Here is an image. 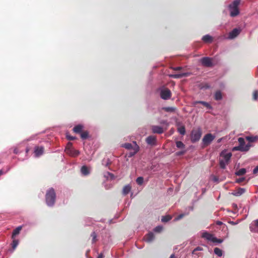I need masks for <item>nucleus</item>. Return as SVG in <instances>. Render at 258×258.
<instances>
[{
    "label": "nucleus",
    "instance_id": "f257e3e1",
    "mask_svg": "<svg viewBox=\"0 0 258 258\" xmlns=\"http://www.w3.org/2000/svg\"><path fill=\"white\" fill-rule=\"evenodd\" d=\"M256 139V137L253 136H247L246 137V140L249 142L246 145H245V142L244 139L242 138H239L238 139V142L239 143V145L237 147H235L233 148V151H248L251 145L250 143L253 142L255 141Z\"/></svg>",
    "mask_w": 258,
    "mask_h": 258
},
{
    "label": "nucleus",
    "instance_id": "f03ea898",
    "mask_svg": "<svg viewBox=\"0 0 258 258\" xmlns=\"http://www.w3.org/2000/svg\"><path fill=\"white\" fill-rule=\"evenodd\" d=\"M56 193L52 188H49L45 194V202L47 206L52 207L54 206L56 200Z\"/></svg>",
    "mask_w": 258,
    "mask_h": 258
},
{
    "label": "nucleus",
    "instance_id": "7ed1b4c3",
    "mask_svg": "<svg viewBox=\"0 0 258 258\" xmlns=\"http://www.w3.org/2000/svg\"><path fill=\"white\" fill-rule=\"evenodd\" d=\"M103 176L105 178V180L103 183L105 188L107 190L111 189L115 183L113 180L115 179V176L113 174L108 171L104 172Z\"/></svg>",
    "mask_w": 258,
    "mask_h": 258
},
{
    "label": "nucleus",
    "instance_id": "20e7f679",
    "mask_svg": "<svg viewBox=\"0 0 258 258\" xmlns=\"http://www.w3.org/2000/svg\"><path fill=\"white\" fill-rule=\"evenodd\" d=\"M232 154L230 152L224 150L220 153L219 164L221 168L225 169L230 161Z\"/></svg>",
    "mask_w": 258,
    "mask_h": 258
},
{
    "label": "nucleus",
    "instance_id": "39448f33",
    "mask_svg": "<svg viewBox=\"0 0 258 258\" xmlns=\"http://www.w3.org/2000/svg\"><path fill=\"white\" fill-rule=\"evenodd\" d=\"M201 236L202 238L205 239L209 242L216 244V243H221L223 241V239H218L215 237L213 234L208 233L206 231H202Z\"/></svg>",
    "mask_w": 258,
    "mask_h": 258
},
{
    "label": "nucleus",
    "instance_id": "423d86ee",
    "mask_svg": "<svg viewBox=\"0 0 258 258\" xmlns=\"http://www.w3.org/2000/svg\"><path fill=\"white\" fill-rule=\"evenodd\" d=\"M240 3V0H235L229 5V9L231 17H235L239 14V11L238 6Z\"/></svg>",
    "mask_w": 258,
    "mask_h": 258
},
{
    "label": "nucleus",
    "instance_id": "0eeeda50",
    "mask_svg": "<svg viewBox=\"0 0 258 258\" xmlns=\"http://www.w3.org/2000/svg\"><path fill=\"white\" fill-rule=\"evenodd\" d=\"M66 153L72 157H76L80 155V152L79 150L75 149L71 143H69L65 148Z\"/></svg>",
    "mask_w": 258,
    "mask_h": 258
},
{
    "label": "nucleus",
    "instance_id": "6e6552de",
    "mask_svg": "<svg viewBox=\"0 0 258 258\" xmlns=\"http://www.w3.org/2000/svg\"><path fill=\"white\" fill-rule=\"evenodd\" d=\"M202 135L201 131L200 129L194 130L191 132V140L192 142H196L199 141Z\"/></svg>",
    "mask_w": 258,
    "mask_h": 258
},
{
    "label": "nucleus",
    "instance_id": "1a4fd4ad",
    "mask_svg": "<svg viewBox=\"0 0 258 258\" xmlns=\"http://www.w3.org/2000/svg\"><path fill=\"white\" fill-rule=\"evenodd\" d=\"M160 96L162 99L167 100L169 99L171 97V92L168 89L162 87L160 89Z\"/></svg>",
    "mask_w": 258,
    "mask_h": 258
},
{
    "label": "nucleus",
    "instance_id": "9d476101",
    "mask_svg": "<svg viewBox=\"0 0 258 258\" xmlns=\"http://www.w3.org/2000/svg\"><path fill=\"white\" fill-rule=\"evenodd\" d=\"M44 152V148L42 146H35L34 148V156L35 158H39L41 156Z\"/></svg>",
    "mask_w": 258,
    "mask_h": 258
},
{
    "label": "nucleus",
    "instance_id": "9b49d317",
    "mask_svg": "<svg viewBox=\"0 0 258 258\" xmlns=\"http://www.w3.org/2000/svg\"><path fill=\"white\" fill-rule=\"evenodd\" d=\"M85 153L86 156H84L81 157V159L82 161H90L93 157V156L94 154V152L92 151L91 150L88 151L86 149H85Z\"/></svg>",
    "mask_w": 258,
    "mask_h": 258
},
{
    "label": "nucleus",
    "instance_id": "f8f14e48",
    "mask_svg": "<svg viewBox=\"0 0 258 258\" xmlns=\"http://www.w3.org/2000/svg\"><path fill=\"white\" fill-rule=\"evenodd\" d=\"M215 138V136L212 135L211 134H208L204 137L203 142L205 145H209L213 141Z\"/></svg>",
    "mask_w": 258,
    "mask_h": 258
},
{
    "label": "nucleus",
    "instance_id": "ddd939ff",
    "mask_svg": "<svg viewBox=\"0 0 258 258\" xmlns=\"http://www.w3.org/2000/svg\"><path fill=\"white\" fill-rule=\"evenodd\" d=\"M241 30L240 28H235L228 34L227 39H233L235 38L240 33Z\"/></svg>",
    "mask_w": 258,
    "mask_h": 258
},
{
    "label": "nucleus",
    "instance_id": "4468645a",
    "mask_svg": "<svg viewBox=\"0 0 258 258\" xmlns=\"http://www.w3.org/2000/svg\"><path fill=\"white\" fill-rule=\"evenodd\" d=\"M139 147L136 142L130 143V156L135 155L139 151Z\"/></svg>",
    "mask_w": 258,
    "mask_h": 258
},
{
    "label": "nucleus",
    "instance_id": "2eb2a0df",
    "mask_svg": "<svg viewBox=\"0 0 258 258\" xmlns=\"http://www.w3.org/2000/svg\"><path fill=\"white\" fill-rule=\"evenodd\" d=\"M81 173L84 176L89 175L91 171V167L86 165H83L81 168Z\"/></svg>",
    "mask_w": 258,
    "mask_h": 258
},
{
    "label": "nucleus",
    "instance_id": "dca6fc26",
    "mask_svg": "<svg viewBox=\"0 0 258 258\" xmlns=\"http://www.w3.org/2000/svg\"><path fill=\"white\" fill-rule=\"evenodd\" d=\"M154 239L155 235L152 232H149L144 237V240L148 242H151L153 241Z\"/></svg>",
    "mask_w": 258,
    "mask_h": 258
},
{
    "label": "nucleus",
    "instance_id": "f3484780",
    "mask_svg": "<svg viewBox=\"0 0 258 258\" xmlns=\"http://www.w3.org/2000/svg\"><path fill=\"white\" fill-rule=\"evenodd\" d=\"M201 61L203 65L206 67H210L212 64V60L209 57H204L201 59Z\"/></svg>",
    "mask_w": 258,
    "mask_h": 258
},
{
    "label": "nucleus",
    "instance_id": "a211bd4d",
    "mask_svg": "<svg viewBox=\"0 0 258 258\" xmlns=\"http://www.w3.org/2000/svg\"><path fill=\"white\" fill-rule=\"evenodd\" d=\"M84 128V126L82 124H79L75 125L73 130L76 134H80L82 132Z\"/></svg>",
    "mask_w": 258,
    "mask_h": 258
},
{
    "label": "nucleus",
    "instance_id": "6ab92c4d",
    "mask_svg": "<svg viewBox=\"0 0 258 258\" xmlns=\"http://www.w3.org/2000/svg\"><path fill=\"white\" fill-rule=\"evenodd\" d=\"M40 135V134L33 135L28 139V141L36 140L38 141V143H41L44 141L42 138L39 137Z\"/></svg>",
    "mask_w": 258,
    "mask_h": 258
},
{
    "label": "nucleus",
    "instance_id": "aec40b11",
    "mask_svg": "<svg viewBox=\"0 0 258 258\" xmlns=\"http://www.w3.org/2000/svg\"><path fill=\"white\" fill-rule=\"evenodd\" d=\"M255 227H258V219L253 221L249 226L250 230L253 232H257Z\"/></svg>",
    "mask_w": 258,
    "mask_h": 258
},
{
    "label": "nucleus",
    "instance_id": "412c9836",
    "mask_svg": "<svg viewBox=\"0 0 258 258\" xmlns=\"http://www.w3.org/2000/svg\"><path fill=\"white\" fill-rule=\"evenodd\" d=\"M189 75L188 73H179L175 74L170 75V76L174 78H180L183 77L188 76Z\"/></svg>",
    "mask_w": 258,
    "mask_h": 258
},
{
    "label": "nucleus",
    "instance_id": "4be33fe9",
    "mask_svg": "<svg viewBox=\"0 0 258 258\" xmlns=\"http://www.w3.org/2000/svg\"><path fill=\"white\" fill-rule=\"evenodd\" d=\"M152 130L153 132L154 133L161 134L163 132V128L159 126H157V125L153 126L152 127Z\"/></svg>",
    "mask_w": 258,
    "mask_h": 258
},
{
    "label": "nucleus",
    "instance_id": "5701e85b",
    "mask_svg": "<svg viewBox=\"0 0 258 258\" xmlns=\"http://www.w3.org/2000/svg\"><path fill=\"white\" fill-rule=\"evenodd\" d=\"M12 239L13 241L11 243L12 249L11 250V251L12 252H13L14 251V250L16 248L19 243V241L18 239H16L15 238H12Z\"/></svg>",
    "mask_w": 258,
    "mask_h": 258
},
{
    "label": "nucleus",
    "instance_id": "b1692460",
    "mask_svg": "<svg viewBox=\"0 0 258 258\" xmlns=\"http://www.w3.org/2000/svg\"><path fill=\"white\" fill-rule=\"evenodd\" d=\"M22 228V226H19L16 228L13 231L12 238H15L16 235H18Z\"/></svg>",
    "mask_w": 258,
    "mask_h": 258
},
{
    "label": "nucleus",
    "instance_id": "393cba45",
    "mask_svg": "<svg viewBox=\"0 0 258 258\" xmlns=\"http://www.w3.org/2000/svg\"><path fill=\"white\" fill-rule=\"evenodd\" d=\"M245 192V189L242 188H239L236 189L232 194L235 196H240Z\"/></svg>",
    "mask_w": 258,
    "mask_h": 258
},
{
    "label": "nucleus",
    "instance_id": "a878e982",
    "mask_svg": "<svg viewBox=\"0 0 258 258\" xmlns=\"http://www.w3.org/2000/svg\"><path fill=\"white\" fill-rule=\"evenodd\" d=\"M111 163V160L108 157H105L102 161V164L105 167H107Z\"/></svg>",
    "mask_w": 258,
    "mask_h": 258
},
{
    "label": "nucleus",
    "instance_id": "bb28decb",
    "mask_svg": "<svg viewBox=\"0 0 258 258\" xmlns=\"http://www.w3.org/2000/svg\"><path fill=\"white\" fill-rule=\"evenodd\" d=\"M202 40L206 43H209L212 41L213 38L209 35H206L202 37Z\"/></svg>",
    "mask_w": 258,
    "mask_h": 258
},
{
    "label": "nucleus",
    "instance_id": "cd10ccee",
    "mask_svg": "<svg viewBox=\"0 0 258 258\" xmlns=\"http://www.w3.org/2000/svg\"><path fill=\"white\" fill-rule=\"evenodd\" d=\"M156 141L155 137L154 136H149L146 139V141L148 144L153 145L155 143Z\"/></svg>",
    "mask_w": 258,
    "mask_h": 258
},
{
    "label": "nucleus",
    "instance_id": "c85d7f7f",
    "mask_svg": "<svg viewBox=\"0 0 258 258\" xmlns=\"http://www.w3.org/2000/svg\"><path fill=\"white\" fill-rule=\"evenodd\" d=\"M129 159V155L126 153L124 155L121 157L120 159L122 160V162L123 163L124 165L127 166V161Z\"/></svg>",
    "mask_w": 258,
    "mask_h": 258
},
{
    "label": "nucleus",
    "instance_id": "c756f323",
    "mask_svg": "<svg viewBox=\"0 0 258 258\" xmlns=\"http://www.w3.org/2000/svg\"><path fill=\"white\" fill-rule=\"evenodd\" d=\"M80 134L82 140H86L89 137V133L87 131L81 132Z\"/></svg>",
    "mask_w": 258,
    "mask_h": 258
},
{
    "label": "nucleus",
    "instance_id": "7c9ffc66",
    "mask_svg": "<svg viewBox=\"0 0 258 258\" xmlns=\"http://www.w3.org/2000/svg\"><path fill=\"white\" fill-rule=\"evenodd\" d=\"M91 237H92V243H95L97 241V234L93 231L91 234Z\"/></svg>",
    "mask_w": 258,
    "mask_h": 258
},
{
    "label": "nucleus",
    "instance_id": "2f4dec72",
    "mask_svg": "<svg viewBox=\"0 0 258 258\" xmlns=\"http://www.w3.org/2000/svg\"><path fill=\"white\" fill-rule=\"evenodd\" d=\"M129 193V184L124 186L122 189V195L125 196Z\"/></svg>",
    "mask_w": 258,
    "mask_h": 258
},
{
    "label": "nucleus",
    "instance_id": "473e14b6",
    "mask_svg": "<svg viewBox=\"0 0 258 258\" xmlns=\"http://www.w3.org/2000/svg\"><path fill=\"white\" fill-rule=\"evenodd\" d=\"M172 219V216L170 215H166L163 216L161 218V221L162 222H167L170 221Z\"/></svg>",
    "mask_w": 258,
    "mask_h": 258
},
{
    "label": "nucleus",
    "instance_id": "72a5a7b5",
    "mask_svg": "<svg viewBox=\"0 0 258 258\" xmlns=\"http://www.w3.org/2000/svg\"><path fill=\"white\" fill-rule=\"evenodd\" d=\"M214 253L218 256H221L223 254L222 250L218 247L214 249Z\"/></svg>",
    "mask_w": 258,
    "mask_h": 258
},
{
    "label": "nucleus",
    "instance_id": "f704fd0d",
    "mask_svg": "<svg viewBox=\"0 0 258 258\" xmlns=\"http://www.w3.org/2000/svg\"><path fill=\"white\" fill-rule=\"evenodd\" d=\"M197 103L202 104V105H203L204 106H205L208 109H210L211 108L210 105L206 102H204V101L195 102L194 104H195V105H196V104H197Z\"/></svg>",
    "mask_w": 258,
    "mask_h": 258
},
{
    "label": "nucleus",
    "instance_id": "c9c22d12",
    "mask_svg": "<svg viewBox=\"0 0 258 258\" xmlns=\"http://www.w3.org/2000/svg\"><path fill=\"white\" fill-rule=\"evenodd\" d=\"M246 173V170L245 168H241L237 171L235 174L237 175H242Z\"/></svg>",
    "mask_w": 258,
    "mask_h": 258
},
{
    "label": "nucleus",
    "instance_id": "e433bc0d",
    "mask_svg": "<svg viewBox=\"0 0 258 258\" xmlns=\"http://www.w3.org/2000/svg\"><path fill=\"white\" fill-rule=\"evenodd\" d=\"M178 131L181 135H184V134L185 133L184 126L183 125L178 126Z\"/></svg>",
    "mask_w": 258,
    "mask_h": 258
},
{
    "label": "nucleus",
    "instance_id": "4c0bfd02",
    "mask_svg": "<svg viewBox=\"0 0 258 258\" xmlns=\"http://www.w3.org/2000/svg\"><path fill=\"white\" fill-rule=\"evenodd\" d=\"M163 227L162 226L159 225V226L156 227L153 230L155 232L160 233L163 230Z\"/></svg>",
    "mask_w": 258,
    "mask_h": 258
},
{
    "label": "nucleus",
    "instance_id": "58836bf2",
    "mask_svg": "<svg viewBox=\"0 0 258 258\" xmlns=\"http://www.w3.org/2000/svg\"><path fill=\"white\" fill-rule=\"evenodd\" d=\"M222 97V94L220 91H217L216 92L215 95V98L216 100H220V99H221Z\"/></svg>",
    "mask_w": 258,
    "mask_h": 258
},
{
    "label": "nucleus",
    "instance_id": "ea45409f",
    "mask_svg": "<svg viewBox=\"0 0 258 258\" xmlns=\"http://www.w3.org/2000/svg\"><path fill=\"white\" fill-rule=\"evenodd\" d=\"M176 147L179 149H183L184 148V145L181 141H177L176 142Z\"/></svg>",
    "mask_w": 258,
    "mask_h": 258
},
{
    "label": "nucleus",
    "instance_id": "a19ab883",
    "mask_svg": "<svg viewBox=\"0 0 258 258\" xmlns=\"http://www.w3.org/2000/svg\"><path fill=\"white\" fill-rule=\"evenodd\" d=\"M119 218V216H117V215H115L114 217V218L110 220L109 221V223L110 224H113V223H115L116 222V219L118 218Z\"/></svg>",
    "mask_w": 258,
    "mask_h": 258
},
{
    "label": "nucleus",
    "instance_id": "79ce46f5",
    "mask_svg": "<svg viewBox=\"0 0 258 258\" xmlns=\"http://www.w3.org/2000/svg\"><path fill=\"white\" fill-rule=\"evenodd\" d=\"M164 110L167 112H173L175 111V108L172 107H165Z\"/></svg>",
    "mask_w": 258,
    "mask_h": 258
},
{
    "label": "nucleus",
    "instance_id": "37998d69",
    "mask_svg": "<svg viewBox=\"0 0 258 258\" xmlns=\"http://www.w3.org/2000/svg\"><path fill=\"white\" fill-rule=\"evenodd\" d=\"M143 181H144V179L142 177H139L137 178V179L136 180L137 183L139 185H141L143 183Z\"/></svg>",
    "mask_w": 258,
    "mask_h": 258
},
{
    "label": "nucleus",
    "instance_id": "c03bdc74",
    "mask_svg": "<svg viewBox=\"0 0 258 258\" xmlns=\"http://www.w3.org/2000/svg\"><path fill=\"white\" fill-rule=\"evenodd\" d=\"M11 169V167H7V170L6 171H4L3 170H0V176L1 175H3V174H6L7 172H8Z\"/></svg>",
    "mask_w": 258,
    "mask_h": 258
},
{
    "label": "nucleus",
    "instance_id": "a18cd8bd",
    "mask_svg": "<svg viewBox=\"0 0 258 258\" xmlns=\"http://www.w3.org/2000/svg\"><path fill=\"white\" fill-rule=\"evenodd\" d=\"M184 216V214H181L177 216L174 219V221H178Z\"/></svg>",
    "mask_w": 258,
    "mask_h": 258
},
{
    "label": "nucleus",
    "instance_id": "49530a36",
    "mask_svg": "<svg viewBox=\"0 0 258 258\" xmlns=\"http://www.w3.org/2000/svg\"><path fill=\"white\" fill-rule=\"evenodd\" d=\"M203 250V248L201 247H197V248H196L192 251V253L193 254H196L197 253H196V251H201Z\"/></svg>",
    "mask_w": 258,
    "mask_h": 258
},
{
    "label": "nucleus",
    "instance_id": "de8ad7c7",
    "mask_svg": "<svg viewBox=\"0 0 258 258\" xmlns=\"http://www.w3.org/2000/svg\"><path fill=\"white\" fill-rule=\"evenodd\" d=\"M258 96V92L257 91H254L253 93V98L254 100H256Z\"/></svg>",
    "mask_w": 258,
    "mask_h": 258
},
{
    "label": "nucleus",
    "instance_id": "09e8293b",
    "mask_svg": "<svg viewBox=\"0 0 258 258\" xmlns=\"http://www.w3.org/2000/svg\"><path fill=\"white\" fill-rule=\"evenodd\" d=\"M121 146L127 150H129V143H126L124 144H122Z\"/></svg>",
    "mask_w": 258,
    "mask_h": 258
},
{
    "label": "nucleus",
    "instance_id": "8fccbe9b",
    "mask_svg": "<svg viewBox=\"0 0 258 258\" xmlns=\"http://www.w3.org/2000/svg\"><path fill=\"white\" fill-rule=\"evenodd\" d=\"M14 153L16 154H18L19 153H20V151L19 150V149L17 148H15L14 150Z\"/></svg>",
    "mask_w": 258,
    "mask_h": 258
},
{
    "label": "nucleus",
    "instance_id": "3c124183",
    "mask_svg": "<svg viewBox=\"0 0 258 258\" xmlns=\"http://www.w3.org/2000/svg\"><path fill=\"white\" fill-rule=\"evenodd\" d=\"M253 173L254 174H257L258 173V166L255 167V168L253 169Z\"/></svg>",
    "mask_w": 258,
    "mask_h": 258
},
{
    "label": "nucleus",
    "instance_id": "603ef678",
    "mask_svg": "<svg viewBox=\"0 0 258 258\" xmlns=\"http://www.w3.org/2000/svg\"><path fill=\"white\" fill-rule=\"evenodd\" d=\"M68 138L70 140H74L75 139V138L73 137H68Z\"/></svg>",
    "mask_w": 258,
    "mask_h": 258
},
{
    "label": "nucleus",
    "instance_id": "864d4df0",
    "mask_svg": "<svg viewBox=\"0 0 258 258\" xmlns=\"http://www.w3.org/2000/svg\"><path fill=\"white\" fill-rule=\"evenodd\" d=\"M103 255L102 253H100L97 257V258H103Z\"/></svg>",
    "mask_w": 258,
    "mask_h": 258
},
{
    "label": "nucleus",
    "instance_id": "5fc2aeb1",
    "mask_svg": "<svg viewBox=\"0 0 258 258\" xmlns=\"http://www.w3.org/2000/svg\"><path fill=\"white\" fill-rule=\"evenodd\" d=\"M181 69V68L180 67H176L174 68V70L175 71L180 70Z\"/></svg>",
    "mask_w": 258,
    "mask_h": 258
},
{
    "label": "nucleus",
    "instance_id": "6e6d98bb",
    "mask_svg": "<svg viewBox=\"0 0 258 258\" xmlns=\"http://www.w3.org/2000/svg\"><path fill=\"white\" fill-rule=\"evenodd\" d=\"M169 258H177L176 256H175L174 254H172L170 255Z\"/></svg>",
    "mask_w": 258,
    "mask_h": 258
},
{
    "label": "nucleus",
    "instance_id": "4d7b16f0",
    "mask_svg": "<svg viewBox=\"0 0 258 258\" xmlns=\"http://www.w3.org/2000/svg\"><path fill=\"white\" fill-rule=\"evenodd\" d=\"M223 138H220V139H219L218 140H217V142L218 143H220L221 142V141L222 140Z\"/></svg>",
    "mask_w": 258,
    "mask_h": 258
},
{
    "label": "nucleus",
    "instance_id": "13d9d810",
    "mask_svg": "<svg viewBox=\"0 0 258 258\" xmlns=\"http://www.w3.org/2000/svg\"><path fill=\"white\" fill-rule=\"evenodd\" d=\"M243 180V179H239L237 180V182H240Z\"/></svg>",
    "mask_w": 258,
    "mask_h": 258
},
{
    "label": "nucleus",
    "instance_id": "bf43d9fd",
    "mask_svg": "<svg viewBox=\"0 0 258 258\" xmlns=\"http://www.w3.org/2000/svg\"><path fill=\"white\" fill-rule=\"evenodd\" d=\"M29 149L28 148L26 149V154H27V153L29 152Z\"/></svg>",
    "mask_w": 258,
    "mask_h": 258
},
{
    "label": "nucleus",
    "instance_id": "052dcab7",
    "mask_svg": "<svg viewBox=\"0 0 258 258\" xmlns=\"http://www.w3.org/2000/svg\"><path fill=\"white\" fill-rule=\"evenodd\" d=\"M230 223H231V224H232V225H235V224H236V223H235L234 222H233V221H232V222H230Z\"/></svg>",
    "mask_w": 258,
    "mask_h": 258
},
{
    "label": "nucleus",
    "instance_id": "680f3d73",
    "mask_svg": "<svg viewBox=\"0 0 258 258\" xmlns=\"http://www.w3.org/2000/svg\"><path fill=\"white\" fill-rule=\"evenodd\" d=\"M126 208H127L129 206V203H126Z\"/></svg>",
    "mask_w": 258,
    "mask_h": 258
},
{
    "label": "nucleus",
    "instance_id": "e2e57ef3",
    "mask_svg": "<svg viewBox=\"0 0 258 258\" xmlns=\"http://www.w3.org/2000/svg\"><path fill=\"white\" fill-rule=\"evenodd\" d=\"M221 223H221V222H219L218 223V224H221Z\"/></svg>",
    "mask_w": 258,
    "mask_h": 258
},
{
    "label": "nucleus",
    "instance_id": "0e129e2a",
    "mask_svg": "<svg viewBox=\"0 0 258 258\" xmlns=\"http://www.w3.org/2000/svg\"><path fill=\"white\" fill-rule=\"evenodd\" d=\"M123 218H122L121 219L119 220V221H121L123 219Z\"/></svg>",
    "mask_w": 258,
    "mask_h": 258
},
{
    "label": "nucleus",
    "instance_id": "69168bd1",
    "mask_svg": "<svg viewBox=\"0 0 258 258\" xmlns=\"http://www.w3.org/2000/svg\"><path fill=\"white\" fill-rule=\"evenodd\" d=\"M228 237V235L227 234L226 236V238Z\"/></svg>",
    "mask_w": 258,
    "mask_h": 258
}]
</instances>
